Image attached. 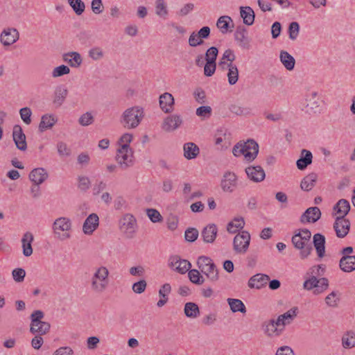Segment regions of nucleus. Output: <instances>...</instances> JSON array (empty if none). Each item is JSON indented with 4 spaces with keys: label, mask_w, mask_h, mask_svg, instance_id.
<instances>
[{
    "label": "nucleus",
    "mask_w": 355,
    "mask_h": 355,
    "mask_svg": "<svg viewBox=\"0 0 355 355\" xmlns=\"http://www.w3.org/2000/svg\"><path fill=\"white\" fill-rule=\"evenodd\" d=\"M311 233L308 229L299 230L292 236V243L294 247L300 250V257L302 259H306L313 250L311 242Z\"/></svg>",
    "instance_id": "nucleus-1"
},
{
    "label": "nucleus",
    "mask_w": 355,
    "mask_h": 355,
    "mask_svg": "<svg viewBox=\"0 0 355 355\" xmlns=\"http://www.w3.org/2000/svg\"><path fill=\"white\" fill-rule=\"evenodd\" d=\"M143 117V109L139 106H134L126 109L123 112L120 122L125 128H135L139 125Z\"/></svg>",
    "instance_id": "nucleus-2"
},
{
    "label": "nucleus",
    "mask_w": 355,
    "mask_h": 355,
    "mask_svg": "<svg viewBox=\"0 0 355 355\" xmlns=\"http://www.w3.org/2000/svg\"><path fill=\"white\" fill-rule=\"evenodd\" d=\"M199 270L213 283L219 279V272L213 260L207 256H200L197 260Z\"/></svg>",
    "instance_id": "nucleus-3"
},
{
    "label": "nucleus",
    "mask_w": 355,
    "mask_h": 355,
    "mask_svg": "<svg viewBox=\"0 0 355 355\" xmlns=\"http://www.w3.org/2000/svg\"><path fill=\"white\" fill-rule=\"evenodd\" d=\"M109 271L105 266L98 268L92 277L91 287L96 293H103L108 285Z\"/></svg>",
    "instance_id": "nucleus-4"
},
{
    "label": "nucleus",
    "mask_w": 355,
    "mask_h": 355,
    "mask_svg": "<svg viewBox=\"0 0 355 355\" xmlns=\"http://www.w3.org/2000/svg\"><path fill=\"white\" fill-rule=\"evenodd\" d=\"M71 228V220L66 217L57 218L53 224V232L60 241H64L71 237V234L67 232Z\"/></svg>",
    "instance_id": "nucleus-5"
},
{
    "label": "nucleus",
    "mask_w": 355,
    "mask_h": 355,
    "mask_svg": "<svg viewBox=\"0 0 355 355\" xmlns=\"http://www.w3.org/2000/svg\"><path fill=\"white\" fill-rule=\"evenodd\" d=\"M137 228V220L130 214H126L119 220V229L128 239L134 237Z\"/></svg>",
    "instance_id": "nucleus-6"
},
{
    "label": "nucleus",
    "mask_w": 355,
    "mask_h": 355,
    "mask_svg": "<svg viewBox=\"0 0 355 355\" xmlns=\"http://www.w3.org/2000/svg\"><path fill=\"white\" fill-rule=\"evenodd\" d=\"M133 157L132 149L127 148V146H121L117 149L116 160L123 170L133 165Z\"/></svg>",
    "instance_id": "nucleus-7"
},
{
    "label": "nucleus",
    "mask_w": 355,
    "mask_h": 355,
    "mask_svg": "<svg viewBox=\"0 0 355 355\" xmlns=\"http://www.w3.org/2000/svg\"><path fill=\"white\" fill-rule=\"evenodd\" d=\"M250 243V234L247 231L237 234L233 240V249L237 254H245Z\"/></svg>",
    "instance_id": "nucleus-8"
},
{
    "label": "nucleus",
    "mask_w": 355,
    "mask_h": 355,
    "mask_svg": "<svg viewBox=\"0 0 355 355\" xmlns=\"http://www.w3.org/2000/svg\"><path fill=\"white\" fill-rule=\"evenodd\" d=\"M211 29L209 26L202 27L197 33L193 32L189 38V44L192 47H196L204 44V40L210 36Z\"/></svg>",
    "instance_id": "nucleus-9"
},
{
    "label": "nucleus",
    "mask_w": 355,
    "mask_h": 355,
    "mask_svg": "<svg viewBox=\"0 0 355 355\" xmlns=\"http://www.w3.org/2000/svg\"><path fill=\"white\" fill-rule=\"evenodd\" d=\"M168 266L180 274H185L191 267V263L178 255H173L168 259Z\"/></svg>",
    "instance_id": "nucleus-10"
},
{
    "label": "nucleus",
    "mask_w": 355,
    "mask_h": 355,
    "mask_svg": "<svg viewBox=\"0 0 355 355\" xmlns=\"http://www.w3.org/2000/svg\"><path fill=\"white\" fill-rule=\"evenodd\" d=\"M334 229L337 237L343 239L349 233L350 230V221L343 216H338L334 223Z\"/></svg>",
    "instance_id": "nucleus-11"
},
{
    "label": "nucleus",
    "mask_w": 355,
    "mask_h": 355,
    "mask_svg": "<svg viewBox=\"0 0 355 355\" xmlns=\"http://www.w3.org/2000/svg\"><path fill=\"white\" fill-rule=\"evenodd\" d=\"M243 147V156L248 162H252L259 153V144L254 139H248L246 142L241 143Z\"/></svg>",
    "instance_id": "nucleus-12"
},
{
    "label": "nucleus",
    "mask_w": 355,
    "mask_h": 355,
    "mask_svg": "<svg viewBox=\"0 0 355 355\" xmlns=\"http://www.w3.org/2000/svg\"><path fill=\"white\" fill-rule=\"evenodd\" d=\"M12 139L16 145L17 148L21 151H24L27 148L26 135L19 125H15L12 130Z\"/></svg>",
    "instance_id": "nucleus-13"
},
{
    "label": "nucleus",
    "mask_w": 355,
    "mask_h": 355,
    "mask_svg": "<svg viewBox=\"0 0 355 355\" xmlns=\"http://www.w3.org/2000/svg\"><path fill=\"white\" fill-rule=\"evenodd\" d=\"M237 176L234 173L227 171L225 172L223 176L220 187L225 192H232L234 188L236 187Z\"/></svg>",
    "instance_id": "nucleus-14"
},
{
    "label": "nucleus",
    "mask_w": 355,
    "mask_h": 355,
    "mask_svg": "<svg viewBox=\"0 0 355 355\" xmlns=\"http://www.w3.org/2000/svg\"><path fill=\"white\" fill-rule=\"evenodd\" d=\"M245 171L248 178L254 182H262L266 178L265 171L261 166H250Z\"/></svg>",
    "instance_id": "nucleus-15"
},
{
    "label": "nucleus",
    "mask_w": 355,
    "mask_h": 355,
    "mask_svg": "<svg viewBox=\"0 0 355 355\" xmlns=\"http://www.w3.org/2000/svg\"><path fill=\"white\" fill-rule=\"evenodd\" d=\"M321 214V211L318 207H309L301 216L300 222L302 223H314L320 218Z\"/></svg>",
    "instance_id": "nucleus-16"
},
{
    "label": "nucleus",
    "mask_w": 355,
    "mask_h": 355,
    "mask_svg": "<svg viewBox=\"0 0 355 355\" xmlns=\"http://www.w3.org/2000/svg\"><path fill=\"white\" fill-rule=\"evenodd\" d=\"M99 218L96 214L88 216L83 225V231L85 234L91 235L98 227Z\"/></svg>",
    "instance_id": "nucleus-17"
},
{
    "label": "nucleus",
    "mask_w": 355,
    "mask_h": 355,
    "mask_svg": "<svg viewBox=\"0 0 355 355\" xmlns=\"http://www.w3.org/2000/svg\"><path fill=\"white\" fill-rule=\"evenodd\" d=\"M182 123L180 115L173 114L167 116L162 123V128L166 132H171L178 128Z\"/></svg>",
    "instance_id": "nucleus-18"
},
{
    "label": "nucleus",
    "mask_w": 355,
    "mask_h": 355,
    "mask_svg": "<svg viewBox=\"0 0 355 355\" xmlns=\"http://www.w3.org/2000/svg\"><path fill=\"white\" fill-rule=\"evenodd\" d=\"M247 30L244 26H239L234 33L235 40L239 43V46L245 49L250 47V39L247 36Z\"/></svg>",
    "instance_id": "nucleus-19"
},
{
    "label": "nucleus",
    "mask_w": 355,
    "mask_h": 355,
    "mask_svg": "<svg viewBox=\"0 0 355 355\" xmlns=\"http://www.w3.org/2000/svg\"><path fill=\"white\" fill-rule=\"evenodd\" d=\"M218 234L217 226L214 224H209L205 227L201 232V236L206 243H213Z\"/></svg>",
    "instance_id": "nucleus-20"
},
{
    "label": "nucleus",
    "mask_w": 355,
    "mask_h": 355,
    "mask_svg": "<svg viewBox=\"0 0 355 355\" xmlns=\"http://www.w3.org/2000/svg\"><path fill=\"white\" fill-rule=\"evenodd\" d=\"M174 98L168 92H165L159 96V106L162 110L165 113H171L174 109Z\"/></svg>",
    "instance_id": "nucleus-21"
},
{
    "label": "nucleus",
    "mask_w": 355,
    "mask_h": 355,
    "mask_svg": "<svg viewBox=\"0 0 355 355\" xmlns=\"http://www.w3.org/2000/svg\"><path fill=\"white\" fill-rule=\"evenodd\" d=\"M19 39V33L15 28L4 30L0 36L1 42L4 46H10Z\"/></svg>",
    "instance_id": "nucleus-22"
},
{
    "label": "nucleus",
    "mask_w": 355,
    "mask_h": 355,
    "mask_svg": "<svg viewBox=\"0 0 355 355\" xmlns=\"http://www.w3.org/2000/svg\"><path fill=\"white\" fill-rule=\"evenodd\" d=\"M270 280V277L265 274L258 273L252 276L248 280V286L251 288L260 289L265 286Z\"/></svg>",
    "instance_id": "nucleus-23"
},
{
    "label": "nucleus",
    "mask_w": 355,
    "mask_h": 355,
    "mask_svg": "<svg viewBox=\"0 0 355 355\" xmlns=\"http://www.w3.org/2000/svg\"><path fill=\"white\" fill-rule=\"evenodd\" d=\"M325 243L326 239L323 234L317 233L313 235V244L319 258H322L325 255Z\"/></svg>",
    "instance_id": "nucleus-24"
},
{
    "label": "nucleus",
    "mask_w": 355,
    "mask_h": 355,
    "mask_svg": "<svg viewBox=\"0 0 355 355\" xmlns=\"http://www.w3.org/2000/svg\"><path fill=\"white\" fill-rule=\"evenodd\" d=\"M48 173L44 168H36L29 173V179L36 184H41L48 178Z\"/></svg>",
    "instance_id": "nucleus-25"
},
{
    "label": "nucleus",
    "mask_w": 355,
    "mask_h": 355,
    "mask_svg": "<svg viewBox=\"0 0 355 355\" xmlns=\"http://www.w3.org/2000/svg\"><path fill=\"white\" fill-rule=\"evenodd\" d=\"M313 155L311 151L302 149L300 157L296 162L297 167L299 170L303 171L312 163Z\"/></svg>",
    "instance_id": "nucleus-26"
},
{
    "label": "nucleus",
    "mask_w": 355,
    "mask_h": 355,
    "mask_svg": "<svg viewBox=\"0 0 355 355\" xmlns=\"http://www.w3.org/2000/svg\"><path fill=\"white\" fill-rule=\"evenodd\" d=\"M34 240L33 235L30 232H26L22 236L21 244L23 254L30 257L33 254L32 243Z\"/></svg>",
    "instance_id": "nucleus-27"
},
{
    "label": "nucleus",
    "mask_w": 355,
    "mask_h": 355,
    "mask_svg": "<svg viewBox=\"0 0 355 355\" xmlns=\"http://www.w3.org/2000/svg\"><path fill=\"white\" fill-rule=\"evenodd\" d=\"M339 267L345 272L355 270V256H343L339 261Z\"/></svg>",
    "instance_id": "nucleus-28"
},
{
    "label": "nucleus",
    "mask_w": 355,
    "mask_h": 355,
    "mask_svg": "<svg viewBox=\"0 0 355 355\" xmlns=\"http://www.w3.org/2000/svg\"><path fill=\"white\" fill-rule=\"evenodd\" d=\"M57 121V118L53 114H44L41 117L39 130L42 132L48 129H51L56 123Z\"/></svg>",
    "instance_id": "nucleus-29"
},
{
    "label": "nucleus",
    "mask_w": 355,
    "mask_h": 355,
    "mask_svg": "<svg viewBox=\"0 0 355 355\" xmlns=\"http://www.w3.org/2000/svg\"><path fill=\"white\" fill-rule=\"evenodd\" d=\"M67 95L68 90L64 86H58L55 88L53 103L56 107L63 104Z\"/></svg>",
    "instance_id": "nucleus-30"
},
{
    "label": "nucleus",
    "mask_w": 355,
    "mask_h": 355,
    "mask_svg": "<svg viewBox=\"0 0 355 355\" xmlns=\"http://www.w3.org/2000/svg\"><path fill=\"white\" fill-rule=\"evenodd\" d=\"M184 156L187 159H192L199 155V147L193 142H188L184 144L183 146Z\"/></svg>",
    "instance_id": "nucleus-31"
},
{
    "label": "nucleus",
    "mask_w": 355,
    "mask_h": 355,
    "mask_svg": "<svg viewBox=\"0 0 355 355\" xmlns=\"http://www.w3.org/2000/svg\"><path fill=\"white\" fill-rule=\"evenodd\" d=\"M240 15L243 18V23L248 26L252 25L254 21L255 14L252 8L250 6L240 8Z\"/></svg>",
    "instance_id": "nucleus-32"
},
{
    "label": "nucleus",
    "mask_w": 355,
    "mask_h": 355,
    "mask_svg": "<svg viewBox=\"0 0 355 355\" xmlns=\"http://www.w3.org/2000/svg\"><path fill=\"white\" fill-rule=\"evenodd\" d=\"M63 58L71 67H78L83 62L80 54L76 51L65 53Z\"/></svg>",
    "instance_id": "nucleus-33"
},
{
    "label": "nucleus",
    "mask_w": 355,
    "mask_h": 355,
    "mask_svg": "<svg viewBox=\"0 0 355 355\" xmlns=\"http://www.w3.org/2000/svg\"><path fill=\"white\" fill-rule=\"evenodd\" d=\"M318 175L315 173H311L305 176L300 183V187L303 191H309L315 186Z\"/></svg>",
    "instance_id": "nucleus-34"
},
{
    "label": "nucleus",
    "mask_w": 355,
    "mask_h": 355,
    "mask_svg": "<svg viewBox=\"0 0 355 355\" xmlns=\"http://www.w3.org/2000/svg\"><path fill=\"white\" fill-rule=\"evenodd\" d=\"M350 204L347 200L340 199L334 206L333 210L336 214L343 216L345 218L350 210Z\"/></svg>",
    "instance_id": "nucleus-35"
},
{
    "label": "nucleus",
    "mask_w": 355,
    "mask_h": 355,
    "mask_svg": "<svg viewBox=\"0 0 355 355\" xmlns=\"http://www.w3.org/2000/svg\"><path fill=\"white\" fill-rule=\"evenodd\" d=\"M280 61L284 67L288 70L292 71L295 64V58L286 51H282L279 55Z\"/></svg>",
    "instance_id": "nucleus-36"
},
{
    "label": "nucleus",
    "mask_w": 355,
    "mask_h": 355,
    "mask_svg": "<svg viewBox=\"0 0 355 355\" xmlns=\"http://www.w3.org/2000/svg\"><path fill=\"white\" fill-rule=\"evenodd\" d=\"M227 302L230 307V310L233 313L241 312L242 313H246V307L243 302L239 299L228 298Z\"/></svg>",
    "instance_id": "nucleus-37"
},
{
    "label": "nucleus",
    "mask_w": 355,
    "mask_h": 355,
    "mask_svg": "<svg viewBox=\"0 0 355 355\" xmlns=\"http://www.w3.org/2000/svg\"><path fill=\"white\" fill-rule=\"evenodd\" d=\"M184 311L186 316L191 318H196L200 313L198 306L194 302H187L184 305Z\"/></svg>",
    "instance_id": "nucleus-38"
},
{
    "label": "nucleus",
    "mask_w": 355,
    "mask_h": 355,
    "mask_svg": "<svg viewBox=\"0 0 355 355\" xmlns=\"http://www.w3.org/2000/svg\"><path fill=\"white\" fill-rule=\"evenodd\" d=\"M245 221L243 218H235L233 221L227 223V231L230 234H235L239 230L243 229Z\"/></svg>",
    "instance_id": "nucleus-39"
},
{
    "label": "nucleus",
    "mask_w": 355,
    "mask_h": 355,
    "mask_svg": "<svg viewBox=\"0 0 355 355\" xmlns=\"http://www.w3.org/2000/svg\"><path fill=\"white\" fill-rule=\"evenodd\" d=\"M155 14L164 19H166L168 15V10L164 0L155 1Z\"/></svg>",
    "instance_id": "nucleus-40"
},
{
    "label": "nucleus",
    "mask_w": 355,
    "mask_h": 355,
    "mask_svg": "<svg viewBox=\"0 0 355 355\" xmlns=\"http://www.w3.org/2000/svg\"><path fill=\"white\" fill-rule=\"evenodd\" d=\"M188 277L189 280L196 285H202L205 281V277L200 274V270L191 269L188 270Z\"/></svg>",
    "instance_id": "nucleus-41"
},
{
    "label": "nucleus",
    "mask_w": 355,
    "mask_h": 355,
    "mask_svg": "<svg viewBox=\"0 0 355 355\" xmlns=\"http://www.w3.org/2000/svg\"><path fill=\"white\" fill-rule=\"evenodd\" d=\"M51 328L50 323L42 321L37 326H31L30 331L33 334H37L40 336L47 334Z\"/></svg>",
    "instance_id": "nucleus-42"
},
{
    "label": "nucleus",
    "mask_w": 355,
    "mask_h": 355,
    "mask_svg": "<svg viewBox=\"0 0 355 355\" xmlns=\"http://www.w3.org/2000/svg\"><path fill=\"white\" fill-rule=\"evenodd\" d=\"M230 22H232V19L230 17L227 15L221 16L218 18L216 22V26L220 30L222 33L224 34L228 31H232V30H229Z\"/></svg>",
    "instance_id": "nucleus-43"
},
{
    "label": "nucleus",
    "mask_w": 355,
    "mask_h": 355,
    "mask_svg": "<svg viewBox=\"0 0 355 355\" xmlns=\"http://www.w3.org/2000/svg\"><path fill=\"white\" fill-rule=\"evenodd\" d=\"M68 3L78 16L81 15L85 10V4L82 0H68Z\"/></svg>",
    "instance_id": "nucleus-44"
},
{
    "label": "nucleus",
    "mask_w": 355,
    "mask_h": 355,
    "mask_svg": "<svg viewBox=\"0 0 355 355\" xmlns=\"http://www.w3.org/2000/svg\"><path fill=\"white\" fill-rule=\"evenodd\" d=\"M342 344L345 348H352L355 347V332L347 331L342 338Z\"/></svg>",
    "instance_id": "nucleus-45"
},
{
    "label": "nucleus",
    "mask_w": 355,
    "mask_h": 355,
    "mask_svg": "<svg viewBox=\"0 0 355 355\" xmlns=\"http://www.w3.org/2000/svg\"><path fill=\"white\" fill-rule=\"evenodd\" d=\"M227 76L228 83L230 85H234L237 83L239 79V70L236 65L234 64L230 66Z\"/></svg>",
    "instance_id": "nucleus-46"
},
{
    "label": "nucleus",
    "mask_w": 355,
    "mask_h": 355,
    "mask_svg": "<svg viewBox=\"0 0 355 355\" xmlns=\"http://www.w3.org/2000/svg\"><path fill=\"white\" fill-rule=\"evenodd\" d=\"M230 111L238 116L248 115L250 114L251 109L242 107L239 104H232L229 107Z\"/></svg>",
    "instance_id": "nucleus-47"
},
{
    "label": "nucleus",
    "mask_w": 355,
    "mask_h": 355,
    "mask_svg": "<svg viewBox=\"0 0 355 355\" xmlns=\"http://www.w3.org/2000/svg\"><path fill=\"white\" fill-rule=\"evenodd\" d=\"M218 49L216 46L209 48L205 52V60L206 62H216Z\"/></svg>",
    "instance_id": "nucleus-48"
},
{
    "label": "nucleus",
    "mask_w": 355,
    "mask_h": 355,
    "mask_svg": "<svg viewBox=\"0 0 355 355\" xmlns=\"http://www.w3.org/2000/svg\"><path fill=\"white\" fill-rule=\"evenodd\" d=\"M198 230L195 227H189L185 230L184 238L188 242H194L198 237Z\"/></svg>",
    "instance_id": "nucleus-49"
},
{
    "label": "nucleus",
    "mask_w": 355,
    "mask_h": 355,
    "mask_svg": "<svg viewBox=\"0 0 355 355\" xmlns=\"http://www.w3.org/2000/svg\"><path fill=\"white\" fill-rule=\"evenodd\" d=\"M146 214L153 223H159L163 220V217L155 209L148 208L146 209Z\"/></svg>",
    "instance_id": "nucleus-50"
},
{
    "label": "nucleus",
    "mask_w": 355,
    "mask_h": 355,
    "mask_svg": "<svg viewBox=\"0 0 355 355\" xmlns=\"http://www.w3.org/2000/svg\"><path fill=\"white\" fill-rule=\"evenodd\" d=\"M44 313L42 311H34L30 316L31 321V326H37L38 324H40V323L42 322V320L44 318Z\"/></svg>",
    "instance_id": "nucleus-51"
},
{
    "label": "nucleus",
    "mask_w": 355,
    "mask_h": 355,
    "mask_svg": "<svg viewBox=\"0 0 355 355\" xmlns=\"http://www.w3.org/2000/svg\"><path fill=\"white\" fill-rule=\"evenodd\" d=\"M289 38L292 40L297 39L300 32V25L297 21L290 23L288 28Z\"/></svg>",
    "instance_id": "nucleus-52"
},
{
    "label": "nucleus",
    "mask_w": 355,
    "mask_h": 355,
    "mask_svg": "<svg viewBox=\"0 0 355 355\" xmlns=\"http://www.w3.org/2000/svg\"><path fill=\"white\" fill-rule=\"evenodd\" d=\"M70 73V69L68 66L62 64L56 67L52 71V77L58 78L64 75L69 74Z\"/></svg>",
    "instance_id": "nucleus-53"
},
{
    "label": "nucleus",
    "mask_w": 355,
    "mask_h": 355,
    "mask_svg": "<svg viewBox=\"0 0 355 355\" xmlns=\"http://www.w3.org/2000/svg\"><path fill=\"white\" fill-rule=\"evenodd\" d=\"M298 312V308L297 306H294L291 308L290 310L286 311V313L280 315L282 317V319L284 320V321H286L288 324H290L294 318L297 316V313Z\"/></svg>",
    "instance_id": "nucleus-54"
},
{
    "label": "nucleus",
    "mask_w": 355,
    "mask_h": 355,
    "mask_svg": "<svg viewBox=\"0 0 355 355\" xmlns=\"http://www.w3.org/2000/svg\"><path fill=\"white\" fill-rule=\"evenodd\" d=\"M19 114L22 121L26 124L29 125L31 123L32 111L31 108L25 107L19 110Z\"/></svg>",
    "instance_id": "nucleus-55"
},
{
    "label": "nucleus",
    "mask_w": 355,
    "mask_h": 355,
    "mask_svg": "<svg viewBox=\"0 0 355 355\" xmlns=\"http://www.w3.org/2000/svg\"><path fill=\"white\" fill-rule=\"evenodd\" d=\"M340 298L338 296V293L336 291H332L325 297L326 304L332 307H336L338 306V302H339Z\"/></svg>",
    "instance_id": "nucleus-56"
},
{
    "label": "nucleus",
    "mask_w": 355,
    "mask_h": 355,
    "mask_svg": "<svg viewBox=\"0 0 355 355\" xmlns=\"http://www.w3.org/2000/svg\"><path fill=\"white\" fill-rule=\"evenodd\" d=\"M275 320L272 319L268 321V323L265 324V334L268 336H272L275 334L278 335V331L276 326L274 324Z\"/></svg>",
    "instance_id": "nucleus-57"
},
{
    "label": "nucleus",
    "mask_w": 355,
    "mask_h": 355,
    "mask_svg": "<svg viewBox=\"0 0 355 355\" xmlns=\"http://www.w3.org/2000/svg\"><path fill=\"white\" fill-rule=\"evenodd\" d=\"M78 188L82 191H86L89 189L91 185L90 180L88 177L86 176H78Z\"/></svg>",
    "instance_id": "nucleus-58"
},
{
    "label": "nucleus",
    "mask_w": 355,
    "mask_h": 355,
    "mask_svg": "<svg viewBox=\"0 0 355 355\" xmlns=\"http://www.w3.org/2000/svg\"><path fill=\"white\" fill-rule=\"evenodd\" d=\"M12 276L16 282H22L26 276V271L21 268H17L12 271Z\"/></svg>",
    "instance_id": "nucleus-59"
},
{
    "label": "nucleus",
    "mask_w": 355,
    "mask_h": 355,
    "mask_svg": "<svg viewBox=\"0 0 355 355\" xmlns=\"http://www.w3.org/2000/svg\"><path fill=\"white\" fill-rule=\"evenodd\" d=\"M78 122L83 126H87L93 123L94 117L90 112H87L80 116Z\"/></svg>",
    "instance_id": "nucleus-60"
},
{
    "label": "nucleus",
    "mask_w": 355,
    "mask_h": 355,
    "mask_svg": "<svg viewBox=\"0 0 355 355\" xmlns=\"http://www.w3.org/2000/svg\"><path fill=\"white\" fill-rule=\"evenodd\" d=\"M318 286L316 289L314 290V294H320L325 291L329 286V281L325 277L318 279Z\"/></svg>",
    "instance_id": "nucleus-61"
},
{
    "label": "nucleus",
    "mask_w": 355,
    "mask_h": 355,
    "mask_svg": "<svg viewBox=\"0 0 355 355\" xmlns=\"http://www.w3.org/2000/svg\"><path fill=\"white\" fill-rule=\"evenodd\" d=\"M212 110L209 105L200 106L196 109V115L200 117H209L211 115Z\"/></svg>",
    "instance_id": "nucleus-62"
},
{
    "label": "nucleus",
    "mask_w": 355,
    "mask_h": 355,
    "mask_svg": "<svg viewBox=\"0 0 355 355\" xmlns=\"http://www.w3.org/2000/svg\"><path fill=\"white\" fill-rule=\"evenodd\" d=\"M146 286L147 283L146 280L141 279L139 282L134 283L132 288L135 293L141 294L145 291Z\"/></svg>",
    "instance_id": "nucleus-63"
},
{
    "label": "nucleus",
    "mask_w": 355,
    "mask_h": 355,
    "mask_svg": "<svg viewBox=\"0 0 355 355\" xmlns=\"http://www.w3.org/2000/svg\"><path fill=\"white\" fill-rule=\"evenodd\" d=\"M318 286V278L315 276H312L311 278L306 279L303 284V287L306 290L316 289Z\"/></svg>",
    "instance_id": "nucleus-64"
}]
</instances>
